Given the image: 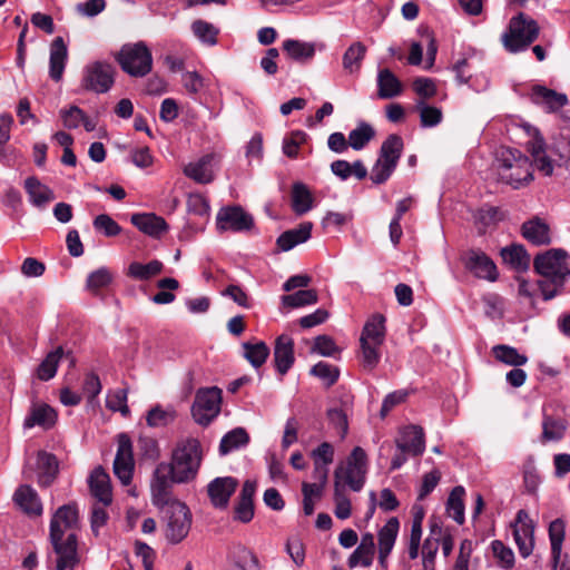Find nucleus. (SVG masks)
<instances>
[{
	"label": "nucleus",
	"mask_w": 570,
	"mask_h": 570,
	"mask_svg": "<svg viewBox=\"0 0 570 570\" xmlns=\"http://www.w3.org/2000/svg\"><path fill=\"white\" fill-rule=\"evenodd\" d=\"M202 446L197 439L187 438L177 442L169 463H159L150 483L154 504L167 502L174 483L193 481L200 468Z\"/></svg>",
	"instance_id": "obj_1"
},
{
	"label": "nucleus",
	"mask_w": 570,
	"mask_h": 570,
	"mask_svg": "<svg viewBox=\"0 0 570 570\" xmlns=\"http://www.w3.org/2000/svg\"><path fill=\"white\" fill-rule=\"evenodd\" d=\"M77 529L78 510L76 505L60 507L50 521V546L46 558L48 569L73 570L79 564Z\"/></svg>",
	"instance_id": "obj_2"
},
{
	"label": "nucleus",
	"mask_w": 570,
	"mask_h": 570,
	"mask_svg": "<svg viewBox=\"0 0 570 570\" xmlns=\"http://www.w3.org/2000/svg\"><path fill=\"white\" fill-rule=\"evenodd\" d=\"M535 272L542 277L539 288L543 299L553 298L563 287L566 278L570 275L567 254L562 249H550L537 255L533 263Z\"/></svg>",
	"instance_id": "obj_3"
},
{
	"label": "nucleus",
	"mask_w": 570,
	"mask_h": 570,
	"mask_svg": "<svg viewBox=\"0 0 570 570\" xmlns=\"http://www.w3.org/2000/svg\"><path fill=\"white\" fill-rule=\"evenodd\" d=\"M155 505L164 509V513L167 520V540L174 544L183 541L187 537L191 525V514L188 507L175 499L171 492H169V499L167 502Z\"/></svg>",
	"instance_id": "obj_4"
},
{
	"label": "nucleus",
	"mask_w": 570,
	"mask_h": 570,
	"mask_svg": "<svg viewBox=\"0 0 570 570\" xmlns=\"http://www.w3.org/2000/svg\"><path fill=\"white\" fill-rule=\"evenodd\" d=\"M538 23L519 13L510 20L509 31L502 37L503 45L510 52H518L528 48L538 37Z\"/></svg>",
	"instance_id": "obj_5"
},
{
	"label": "nucleus",
	"mask_w": 570,
	"mask_h": 570,
	"mask_svg": "<svg viewBox=\"0 0 570 570\" xmlns=\"http://www.w3.org/2000/svg\"><path fill=\"white\" fill-rule=\"evenodd\" d=\"M121 69L132 77H144L153 66V57L144 42L125 45L117 55Z\"/></svg>",
	"instance_id": "obj_6"
},
{
	"label": "nucleus",
	"mask_w": 570,
	"mask_h": 570,
	"mask_svg": "<svg viewBox=\"0 0 570 570\" xmlns=\"http://www.w3.org/2000/svg\"><path fill=\"white\" fill-rule=\"evenodd\" d=\"M501 179L514 189L521 188L533 179L532 164L518 150H509L502 157Z\"/></svg>",
	"instance_id": "obj_7"
},
{
	"label": "nucleus",
	"mask_w": 570,
	"mask_h": 570,
	"mask_svg": "<svg viewBox=\"0 0 570 570\" xmlns=\"http://www.w3.org/2000/svg\"><path fill=\"white\" fill-rule=\"evenodd\" d=\"M341 470V484L347 485L351 490L358 492L365 483L367 472V455L365 451L355 446L346 460V464L341 463L334 471V474Z\"/></svg>",
	"instance_id": "obj_8"
},
{
	"label": "nucleus",
	"mask_w": 570,
	"mask_h": 570,
	"mask_svg": "<svg viewBox=\"0 0 570 570\" xmlns=\"http://www.w3.org/2000/svg\"><path fill=\"white\" fill-rule=\"evenodd\" d=\"M222 391L218 387L200 389L191 406L194 420L202 424H209L220 411Z\"/></svg>",
	"instance_id": "obj_9"
},
{
	"label": "nucleus",
	"mask_w": 570,
	"mask_h": 570,
	"mask_svg": "<svg viewBox=\"0 0 570 570\" xmlns=\"http://www.w3.org/2000/svg\"><path fill=\"white\" fill-rule=\"evenodd\" d=\"M115 68L105 61H95L83 70L81 87L97 94L107 92L115 81Z\"/></svg>",
	"instance_id": "obj_10"
},
{
	"label": "nucleus",
	"mask_w": 570,
	"mask_h": 570,
	"mask_svg": "<svg viewBox=\"0 0 570 570\" xmlns=\"http://www.w3.org/2000/svg\"><path fill=\"white\" fill-rule=\"evenodd\" d=\"M216 227L219 232H247L254 227V218L240 206H227L218 210Z\"/></svg>",
	"instance_id": "obj_11"
},
{
	"label": "nucleus",
	"mask_w": 570,
	"mask_h": 570,
	"mask_svg": "<svg viewBox=\"0 0 570 570\" xmlns=\"http://www.w3.org/2000/svg\"><path fill=\"white\" fill-rule=\"evenodd\" d=\"M132 444L128 435H118V449L114 461V473L124 485H128L134 472Z\"/></svg>",
	"instance_id": "obj_12"
},
{
	"label": "nucleus",
	"mask_w": 570,
	"mask_h": 570,
	"mask_svg": "<svg viewBox=\"0 0 570 570\" xmlns=\"http://www.w3.org/2000/svg\"><path fill=\"white\" fill-rule=\"evenodd\" d=\"M513 537L520 556L522 558L531 556L534 548V525L524 510H519L517 513Z\"/></svg>",
	"instance_id": "obj_13"
},
{
	"label": "nucleus",
	"mask_w": 570,
	"mask_h": 570,
	"mask_svg": "<svg viewBox=\"0 0 570 570\" xmlns=\"http://www.w3.org/2000/svg\"><path fill=\"white\" fill-rule=\"evenodd\" d=\"M396 448L403 453L412 456L421 455L425 450L424 431L419 425H407L400 430V435L395 441Z\"/></svg>",
	"instance_id": "obj_14"
},
{
	"label": "nucleus",
	"mask_w": 570,
	"mask_h": 570,
	"mask_svg": "<svg viewBox=\"0 0 570 570\" xmlns=\"http://www.w3.org/2000/svg\"><path fill=\"white\" fill-rule=\"evenodd\" d=\"M237 485V480L232 476L216 478L210 481L207 485V493L212 504L218 509L226 508Z\"/></svg>",
	"instance_id": "obj_15"
},
{
	"label": "nucleus",
	"mask_w": 570,
	"mask_h": 570,
	"mask_svg": "<svg viewBox=\"0 0 570 570\" xmlns=\"http://www.w3.org/2000/svg\"><path fill=\"white\" fill-rule=\"evenodd\" d=\"M399 529V520L391 518L379 531V564L383 570L387 569V559L394 548Z\"/></svg>",
	"instance_id": "obj_16"
},
{
	"label": "nucleus",
	"mask_w": 570,
	"mask_h": 570,
	"mask_svg": "<svg viewBox=\"0 0 570 570\" xmlns=\"http://www.w3.org/2000/svg\"><path fill=\"white\" fill-rule=\"evenodd\" d=\"M295 362L294 341L286 334L279 335L274 346V364L279 375L284 376Z\"/></svg>",
	"instance_id": "obj_17"
},
{
	"label": "nucleus",
	"mask_w": 570,
	"mask_h": 570,
	"mask_svg": "<svg viewBox=\"0 0 570 570\" xmlns=\"http://www.w3.org/2000/svg\"><path fill=\"white\" fill-rule=\"evenodd\" d=\"M465 267L479 278L491 282L497 279L495 264L482 252L470 250L465 257Z\"/></svg>",
	"instance_id": "obj_18"
},
{
	"label": "nucleus",
	"mask_w": 570,
	"mask_h": 570,
	"mask_svg": "<svg viewBox=\"0 0 570 570\" xmlns=\"http://www.w3.org/2000/svg\"><path fill=\"white\" fill-rule=\"evenodd\" d=\"M130 222L141 233L153 238H160L168 230L166 220L154 213L134 214Z\"/></svg>",
	"instance_id": "obj_19"
},
{
	"label": "nucleus",
	"mask_w": 570,
	"mask_h": 570,
	"mask_svg": "<svg viewBox=\"0 0 570 570\" xmlns=\"http://www.w3.org/2000/svg\"><path fill=\"white\" fill-rule=\"evenodd\" d=\"M12 500L26 514L39 517L42 513V503L37 491L28 484L20 485L13 493Z\"/></svg>",
	"instance_id": "obj_20"
},
{
	"label": "nucleus",
	"mask_w": 570,
	"mask_h": 570,
	"mask_svg": "<svg viewBox=\"0 0 570 570\" xmlns=\"http://www.w3.org/2000/svg\"><path fill=\"white\" fill-rule=\"evenodd\" d=\"M67 60L68 48L62 37H57L51 42L49 58V76L53 81L59 82L62 79Z\"/></svg>",
	"instance_id": "obj_21"
},
{
	"label": "nucleus",
	"mask_w": 570,
	"mask_h": 570,
	"mask_svg": "<svg viewBox=\"0 0 570 570\" xmlns=\"http://www.w3.org/2000/svg\"><path fill=\"white\" fill-rule=\"evenodd\" d=\"M89 489L94 498L104 505H109L112 501L110 478L102 468H96L89 479Z\"/></svg>",
	"instance_id": "obj_22"
},
{
	"label": "nucleus",
	"mask_w": 570,
	"mask_h": 570,
	"mask_svg": "<svg viewBox=\"0 0 570 570\" xmlns=\"http://www.w3.org/2000/svg\"><path fill=\"white\" fill-rule=\"evenodd\" d=\"M549 540L551 547V568L552 570L560 569L562 556V547L566 538V523L562 519H556L550 522L549 529Z\"/></svg>",
	"instance_id": "obj_23"
},
{
	"label": "nucleus",
	"mask_w": 570,
	"mask_h": 570,
	"mask_svg": "<svg viewBox=\"0 0 570 570\" xmlns=\"http://www.w3.org/2000/svg\"><path fill=\"white\" fill-rule=\"evenodd\" d=\"M534 104L543 106L548 111H556L568 102L564 94H559L543 86H534L531 92Z\"/></svg>",
	"instance_id": "obj_24"
},
{
	"label": "nucleus",
	"mask_w": 570,
	"mask_h": 570,
	"mask_svg": "<svg viewBox=\"0 0 570 570\" xmlns=\"http://www.w3.org/2000/svg\"><path fill=\"white\" fill-rule=\"evenodd\" d=\"M523 237L534 245H548L551 242L548 224L539 217H533L522 224Z\"/></svg>",
	"instance_id": "obj_25"
},
{
	"label": "nucleus",
	"mask_w": 570,
	"mask_h": 570,
	"mask_svg": "<svg viewBox=\"0 0 570 570\" xmlns=\"http://www.w3.org/2000/svg\"><path fill=\"white\" fill-rule=\"evenodd\" d=\"M213 155H205L184 167V174L198 184H208L214 179L212 169Z\"/></svg>",
	"instance_id": "obj_26"
},
{
	"label": "nucleus",
	"mask_w": 570,
	"mask_h": 570,
	"mask_svg": "<svg viewBox=\"0 0 570 570\" xmlns=\"http://www.w3.org/2000/svg\"><path fill=\"white\" fill-rule=\"evenodd\" d=\"M313 224L311 222L302 223L297 228L284 232L277 238V246L281 250L287 252L296 245L309 239Z\"/></svg>",
	"instance_id": "obj_27"
},
{
	"label": "nucleus",
	"mask_w": 570,
	"mask_h": 570,
	"mask_svg": "<svg viewBox=\"0 0 570 570\" xmlns=\"http://www.w3.org/2000/svg\"><path fill=\"white\" fill-rule=\"evenodd\" d=\"M24 188L29 195L30 203L38 208H45L48 203L55 199L52 189L36 177L27 178Z\"/></svg>",
	"instance_id": "obj_28"
},
{
	"label": "nucleus",
	"mask_w": 570,
	"mask_h": 570,
	"mask_svg": "<svg viewBox=\"0 0 570 570\" xmlns=\"http://www.w3.org/2000/svg\"><path fill=\"white\" fill-rule=\"evenodd\" d=\"M528 151L531 154L535 168L546 176H550L553 173V164L547 156L546 144L541 136L535 135L528 142Z\"/></svg>",
	"instance_id": "obj_29"
},
{
	"label": "nucleus",
	"mask_w": 570,
	"mask_h": 570,
	"mask_svg": "<svg viewBox=\"0 0 570 570\" xmlns=\"http://www.w3.org/2000/svg\"><path fill=\"white\" fill-rule=\"evenodd\" d=\"M377 96L381 99L397 97L403 91V85L390 69H381L377 73Z\"/></svg>",
	"instance_id": "obj_30"
},
{
	"label": "nucleus",
	"mask_w": 570,
	"mask_h": 570,
	"mask_svg": "<svg viewBox=\"0 0 570 570\" xmlns=\"http://www.w3.org/2000/svg\"><path fill=\"white\" fill-rule=\"evenodd\" d=\"M38 482L42 487H49L58 472V462L53 454L39 451L37 454Z\"/></svg>",
	"instance_id": "obj_31"
},
{
	"label": "nucleus",
	"mask_w": 570,
	"mask_h": 570,
	"mask_svg": "<svg viewBox=\"0 0 570 570\" xmlns=\"http://www.w3.org/2000/svg\"><path fill=\"white\" fill-rule=\"evenodd\" d=\"M366 52L367 48L363 42H352L343 55V69L350 75L358 73L362 67V62L366 56Z\"/></svg>",
	"instance_id": "obj_32"
},
{
	"label": "nucleus",
	"mask_w": 570,
	"mask_h": 570,
	"mask_svg": "<svg viewBox=\"0 0 570 570\" xmlns=\"http://www.w3.org/2000/svg\"><path fill=\"white\" fill-rule=\"evenodd\" d=\"M56 420L57 413L51 406L48 404L35 405L31 409L30 415L24 420V426L32 428L39 425L43 429H50L55 425Z\"/></svg>",
	"instance_id": "obj_33"
},
{
	"label": "nucleus",
	"mask_w": 570,
	"mask_h": 570,
	"mask_svg": "<svg viewBox=\"0 0 570 570\" xmlns=\"http://www.w3.org/2000/svg\"><path fill=\"white\" fill-rule=\"evenodd\" d=\"M385 318L381 314L373 315L364 325L360 341L382 345L385 338Z\"/></svg>",
	"instance_id": "obj_34"
},
{
	"label": "nucleus",
	"mask_w": 570,
	"mask_h": 570,
	"mask_svg": "<svg viewBox=\"0 0 570 570\" xmlns=\"http://www.w3.org/2000/svg\"><path fill=\"white\" fill-rule=\"evenodd\" d=\"M164 269V264L158 259H153L147 264L132 262L127 268V276L136 281H149L159 275Z\"/></svg>",
	"instance_id": "obj_35"
},
{
	"label": "nucleus",
	"mask_w": 570,
	"mask_h": 570,
	"mask_svg": "<svg viewBox=\"0 0 570 570\" xmlns=\"http://www.w3.org/2000/svg\"><path fill=\"white\" fill-rule=\"evenodd\" d=\"M334 514L337 519L345 520L352 514L351 500L346 495L345 488L341 484V470L334 474Z\"/></svg>",
	"instance_id": "obj_36"
},
{
	"label": "nucleus",
	"mask_w": 570,
	"mask_h": 570,
	"mask_svg": "<svg viewBox=\"0 0 570 570\" xmlns=\"http://www.w3.org/2000/svg\"><path fill=\"white\" fill-rule=\"evenodd\" d=\"M403 139L396 134L390 135L380 148L379 158L383 159L384 163H390L397 166L403 150Z\"/></svg>",
	"instance_id": "obj_37"
},
{
	"label": "nucleus",
	"mask_w": 570,
	"mask_h": 570,
	"mask_svg": "<svg viewBox=\"0 0 570 570\" xmlns=\"http://www.w3.org/2000/svg\"><path fill=\"white\" fill-rule=\"evenodd\" d=\"M283 49L291 59L298 62H306L311 60L315 55V47L313 43L294 39L285 40L283 42Z\"/></svg>",
	"instance_id": "obj_38"
},
{
	"label": "nucleus",
	"mask_w": 570,
	"mask_h": 570,
	"mask_svg": "<svg viewBox=\"0 0 570 570\" xmlns=\"http://www.w3.org/2000/svg\"><path fill=\"white\" fill-rule=\"evenodd\" d=\"M63 348L61 346L51 351L47 354V356L42 360V362L38 365L36 370V376L40 381H49L55 377L58 365L62 358Z\"/></svg>",
	"instance_id": "obj_39"
},
{
	"label": "nucleus",
	"mask_w": 570,
	"mask_h": 570,
	"mask_svg": "<svg viewBox=\"0 0 570 570\" xmlns=\"http://www.w3.org/2000/svg\"><path fill=\"white\" fill-rule=\"evenodd\" d=\"M465 490L462 485L454 487L450 492L446 502V513L459 524H462L465 520L464 517V503L463 498Z\"/></svg>",
	"instance_id": "obj_40"
},
{
	"label": "nucleus",
	"mask_w": 570,
	"mask_h": 570,
	"mask_svg": "<svg viewBox=\"0 0 570 570\" xmlns=\"http://www.w3.org/2000/svg\"><path fill=\"white\" fill-rule=\"evenodd\" d=\"M502 259L517 271L529 267L530 256L521 245H511L501 249Z\"/></svg>",
	"instance_id": "obj_41"
},
{
	"label": "nucleus",
	"mask_w": 570,
	"mask_h": 570,
	"mask_svg": "<svg viewBox=\"0 0 570 570\" xmlns=\"http://www.w3.org/2000/svg\"><path fill=\"white\" fill-rule=\"evenodd\" d=\"M313 197L307 187L302 183H295L292 188V208L297 215H303L312 209Z\"/></svg>",
	"instance_id": "obj_42"
},
{
	"label": "nucleus",
	"mask_w": 570,
	"mask_h": 570,
	"mask_svg": "<svg viewBox=\"0 0 570 570\" xmlns=\"http://www.w3.org/2000/svg\"><path fill=\"white\" fill-rule=\"evenodd\" d=\"M176 416L177 412L173 406L156 405L148 411L146 421L150 428H165L173 423Z\"/></svg>",
	"instance_id": "obj_43"
},
{
	"label": "nucleus",
	"mask_w": 570,
	"mask_h": 570,
	"mask_svg": "<svg viewBox=\"0 0 570 570\" xmlns=\"http://www.w3.org/2000/svg\"><path fill=\"white\" fill-rule=\"evenodd\" d=\"M244 357L249 362V364L258 368L261 367L267 360L269 355V348L264 342L243 343Z\"/></svg>",
	"instance_id": "obj_44"
},
{
	"label": "nucleus",
	"mask_w": 570,
	"mask_h": 570,
	"mask_svg": "<svg viewBox=\"0 0 570 570\" xmlns=\"http://www.w3.org/2000/svg\"><path fill=\"white\" fill-rule=\"evenodd\" d=\"M114 281L112 272L107 267H100L91 272L86 281V289L94 295L108 287Z\"/></svg>",
	"instance_id": "obj_45"
},
{
	"label": "nucleus",
	"mask_w": 570,
	"mask_h": 570,
	"mask_svg": "<svg viewBox=\"0 0 570 570\" xmlns=\"http://www.w3.org/2000/svg\"><path fill=\"white\" fill-rule=\"evenodd\" d=\"M249 436L247 432L242 428H236L226 433L220 440L219 452L222 455H226L229 452L247 444Z\"/></svg>",
	"instance_id": "obj_46"
},
{
	"label": "nucleus",
	"mask_w": 570,
	"mask_h": 570,
	"mask_svg": "<svg viewBox=\"0 0 570 570\" xmlns=\"http://www.w3.org/2000/svg\"><path fill=\"white\" fill-rule=\"evenodd\" d=\"M492 353L494 357L510 366H521L528 362V357L523 354H520L517 348L509 345H495L492 347Z\"/></svg>",
	"instance_id": "obj_47"
},
{
	"label": "nucleus",
	"mask_w": 570,
	"mask_h": 570,
	"mask_svg": "<svg viewBox=\"0 0 570 570\" xmlns=\"http://www.w3.org/2000/svg\"><path fill=\"white\" fill-rule=\"evenodd\" d=\"M374 128L370 124L361 121L357 127L348 134V146L354 150H361L374 138Z\"/></svg>",
	"instance_id": "obj_48"
},
{
	"label": "nucleus",
	"mask_w": 570,
	"mask_h": 570,
	"mask_svg": "<svg viewBox=\"0 0 570 570\" xmlns=\"http://www.w3.org/2000/svg\"><path fill=\"white\" fill-rule=\"evenodd\" d=\"M476 55L474 51L464 53L462 57H459L453 66L452 70L455 73V79L460 85L469 83L472 78V69H473V60Z\"/></svg>",
	"instance_id": "obj_49"
},
{
	"label": "nucleus",
	"mask_w": 570,
	"mask_h": 570,
	"mask_svg": "<svg viewBox=\"0 0 570 570\" xmlns=\"http://www.w3.org/2000/svg\"><path fill=\"white\" fill-rule=\"evenodd\" d=\"M157 287L159 291L151 297V301L158 305L170 304L175 301L176 296L169 291H175L179 287V283L177 279L171 277L161 278L157 282Z\"/></svg>",
	"instance_id": "obj_50"
},
{
	"label": "nucleus",
	"mask_w": 570,
	"mask_h": 570,
	"mask_svg": "<svg viewBox=\"0 0 570 570\" xmlns=\"http://www.w3.org/2000/svg\"><path fill=\"white\" fill-rule=\"evenodd\" d=\"M318 296L314 289H299L296 293L284 295L282 302L288 307H302L317 303Z\"/></svg>",
	"instance_id": "obj_51"
},
{
	"label": "nucleus",
	"mask_w": 570,
	"mask_h": 570,
	"mask_svg": "<svg viewBox=\"0 0 570 570\" xmlns=\"http://www.w3.org/2000/svg\"><path fill=\"white\" fill-rule=\"evenodd\" d=\"M566 425L558 420L546 416L542 422V442L559 441L563 438Z\"/></svg>",
	"instance_id": "obj_52"
},
{
	"label": "nucleus",
	"mask_w": 570,
	"mask_h": 570,
	"mask_svg": "<svg viewBox=\"0 0 570 570\" xmlns=\"http://www.w3.org/2000/svg\"><path fill=\"white\" fill-rule=\"evenodd\" d=\"M361 345V361L364 368L367 371H372L376 367V365L380 362L381 353L380 347L381 345H374L370 342L360 341Z\"/></svg>",
	"instance_id": "obj_53"
},
{
	"label": "nucleus",
	"mask_w": 570,
	"mask_h": 570,
	"mask_svg": "<svg viewBox=\"0 0 570 570\" xmlns=\"http://www.w3.org/2000/svg\"><path fill=\"white\" fill-rule=\"evenodd\" d=\"M194 35L204 43L215 45L217 42L218 30L209 22L204 20H196L191 24Z\"/></svg>",
	"instance_id": "obj_54"
},
{
	"label": "nucleus",
	"mask_w": 570,
	"mask_h": 570,
	"mask_svg": "<svg viewBox=\"0 0 570 570\" xmlns=\"http://www.w3.org/2000/svg\"><path fill=\"white\" fill-rule=\"evenodd\" d=\"M311 374L324 381L327 386H331L337 381L340 371L336 366L326 362H318L311 368Z\"/></svg>",
	"instance_id": "obj_55"
},
{
	"label": "nucleus",
	"mask_w": 570,
	"mask_h": 570,
	"mask_svg": "<svg viewBox=\"0 0 570 570\" xmlns=\"http://www.w3.org/2000/svg\"><path fill=\"white\" fill-rule=\"evenodd\" d=\"M416 108L420 112L421 125L423 127H434L442 121L441 109L428 106L423 101H419Z\"/></svg>",
	"instance_id": "obj_56"
},
{
	"label": "nucleus",
	"mask_w": 570,
	"mask_h": 570,
	"mask_svg": "<svg viewBox=\"0 0 570 570\" xmlns=\"http://www.w3.org/2000/svg\"><path fill=\"white\" fill-rule=\"evenodd\" d=\"M439 550V539L426 538L422 546V566L423 570H435V557Z\"/></svg>",
	"instance_id": "obj_57"
},
{
	"label": "nucleus",
	"mask_w": 570,
	"mask_h": 570,
	"mask_svg": "<svg viewBox=\"0 0 570 570\" xmlns=\"http://www.w3.org/2000/svg\"><path fill=\"white\" fill-rule=\"evenodd\" d=\"M313 351L322 356L336 357L341 348L331 336L320 335L314 341Z\"/></svg>",
	"instance_id": "obj_58"
},
{
	"label": "nucleus",
	"mask_w": 570,
	"mask_h": 570,
	"mask_svg": "<svg viewBox=\"0 0 570 570\" xmlns=\"http://www.w3.org/2000/svg\"><path fill=\"white\" fill-rule=\"evenodd\" d=\"M96 230L104 233L107 237L117 236L121 232L119 224L107 214H100L94 219Z\"/></svg>",
	"instance_id": "obj_59"
},
{
	"label": "nucleus",
	"mask_w": 570,
	"mask_h": 570,
	"mask_svg": "<svg viewBox=\"0 0 570 570\" xmlns=\"http://www.w3.org/2000/svg\"><path fill=\"white\" fill-rule=\"evenodd\" d=\"M306 140V134L301 130L293 131L289 136L283 139V153L289 157H297L298 149Z\"/></svg>",
	"instance_id": "obj_60"
},
{
	"label": "nucleus",
	"mask_w": 570,
	"mask_h": 570,
	"mask_svg": "<svg viewBox=\"0 0 570 570\" xmlns=\"http://www.w3.org/2000/svg\"><path fill=\"white\" fill-rule=\"evenodd\" d=\"M395 166L390 163H384L383 159L377 158L371 170V180L381 185L384 184L395 170Z\"/></svg>",
	"instance_id": "obj_61"
},
{
	"label": "nucleus",
	"mask_w": 570,
	"mask_h": 570,
	"mask_svg": "<svg viewBox=\"0 0 570 570\" xmlns=\"http://www.w3.org/2000/svg\"><path fill=\"white\" fill-rule=\"evenodd\" d=\"M311 455L314 464L318 463V465L328 468L334 460V448L331 443L323 442L312 451Z\"/></svg>",
	"instance_id": "obj_62"
},
{
	"label": "nucleus",
	"mask_w": 570,
	"mask_h": 570,
	"mask_svg": "<svg viewBox=\"0 0 570 570\" xmlns=\"http://www.w3.org/2000/svg\"><path fill=\"white\" fill-rule=\"evenodd\" d=\"M375 552L357 547L347 559V566L354 569L358 566L368 568L373 563Z\"/></svg>",
	"instance_id": "obj_63"
},
{
	"label": "nucleus",
	"mask_w": 570,
	"mask_h": 570,
	"mask_svg": "<svg viewBox=\"0 0 570 570\" xmlns=\"http://www.w3.org/2000/svg\"><path fill=\"white\" fill-rule=\"evenodd\" d=\"M181 82L186 91L190 95H197L205 87L204 78L196 71H186L183 73Z\"/></svg>",
	"instance_id": "obj_64"
}]
</instances>
